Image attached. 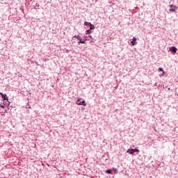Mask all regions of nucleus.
I'll list each match as a JSON object with an SVG mask.
<instances>
[{
  "label": "nucleus",
  "mask_w": 178,
  "mask_h": 178,
  "mask_svg": "<svg viewBox=\"0 0 178 178\" xmlns=\"http://www.w3.org/2000/svg\"><path fill=\"white\" fill-rule=\"evenodd\" d=\"M80 101H81V99H78L76 100L77 105H83V106H86L87 105V104L86 103V101H84V100H83L81 102H80Z\"/></svg>",
  "instance_id": "1"
},
{
  "label": "nucleus",
  "mask_w": 178,
  "mask_h": 178,
  "mask_svg": "<svg viewBox=\"0 0 178 178\" xmlns=\"http://www.w3.org/2000/svg\"><path fill=\"white\" fill-rule=\"evenodd\" d=\"M178 8L177 6H175V5H170V12H176V10H177Z\"/></svg>",
  "instance_id": "2"
},
{
  "label": "nucleus",
  "mask_w": 178,
  "mask_h": 178,
  "mask_svg": "<svg viewBox=\"0 0 178 178\" xmlns=\"http://www.w3.org/2000/svg\"><path fill=\"white\" fill-rule=\"evenodd\" d=\"M0 95H1L3 101H8L9 98L8 97V95H6V94L0 92Z\"/></svg>",
  "instance_id": "3"
},
{
  "label": "nucleus",
  "mask_w": 178,
  "mask_h": 178,
  "mask_svg": "<svg viewBox=\"0 0 178 178\" xmlns=\"http://www.w3.org/2000/svg\"><path fill=\"white\" fill-rule=\"evenodd\" d=\"M170 52H172V54H176V52H177V48H176L175 47H173V46H172V47H170Z\"/></svg>",
  "instance_id": "4"
},
{
  "label": "nucleus",
  "mask_w": 178,
  "mask_h": 178,
  "mask_svg": "<svg viewBox=\"0 0 178 178\" xmlns=\"http://www.w3.org/2000/svg\"><path fill=\"white\" fill-rule=\"evenodd\" d=\"M136 41H137V38L136 37H134L132 38V41L131 42V45H137V42Z\"/></svg>",
  "instance_id": "5"
},
{
  "label": "nucleus",
  "mask_w": 178,
  "mask_h": 178,
  "mask_svg": "<svg viewBox=\"0 0 178 178\" xmlns=\"http://www.w3.org/2000/svg\"><path fill=\"white\" fill-rule=\"evenodd\" d=\"M78 44H86V40H83V38H81V39H79V42H78Z\"/></svg>",
  "instance_id": "6"
},
{
  "label": "nucleus",
  "mask_w": 178,
  "mask_h": 178,
  "mask_svg": "<svg viewBox=\"0 0 178 178\" xmlns=\"http://www.w3.org/2000/svg\"><path fill=\"white\" fill-rule=\"evenodd\" d=\"M90 26V30H94L95 29V26H94V24H89Z\"/></svg>",
  "instance_id": "7"
},
{
  "label": "nucleus",
  "mask_w": 178,
  "mask_h": 178,
  "mask_svg": "<svg viewBox=\"0 0 178 178\" xmlns=\"http://www.w3.org/2000/svg\"><path fill=\"white\" fill-rule=\"evenodd\" d=\"M73 38H76V40H81V36H79V35H75L74 36H73Z\"/></svg>",
  "instance_id": "8"
},
{
  "label": "nucleus",
  "mask_w": 178,
  "mask_h": 178,
  "mask_svg": "<svg viewBox=\"0 0 178 178\" xmlns=\"http://www.w3.org/2000/svg\"><path fill=\"white\" fill-rule=\"evenodd\" d=\"M106 173H107L108 175H111L112 174V170H107L106 171Z\"/></svg>",
  "instance_id": "9"
},
{
  "label": "nucleus",
  "mask_w": 178,
  "mask_h": 178,
  "mask_svg": "<svg viewBox=\"0 0 178 178\" xmlns=\"http://www.w3.org/2000/svg\"><path fill=\"white\" fill-rule=\"evenodd\" d=\"M0 108H2L3 109V108H5V102L0 104Z\"/></svg>",
  "instance_id": "10"
},
{
  "label": "nucleus",
  "mask_w": 178,
  "mask_h": 178,
  "mask_svg": "<svg viewBox=\"0 0 178 178\" xmlns=\"http://www.w3.org/2000/svg\"><path fill=\"white\" fill-rule=\"evenodd\" d=\"M90 24H91V22H84V26H90Z\"/></svg>",
  "instance_id": "11"
},
{
  "label": "nucleus",
  "mask_w": 178,
  "mask_h": 178,
  "mask_svg": "<svg viewBox=\"0 0 178 178\" xmlns=\"http://www.w3.org/2000/svg\"><path fill=\"white\" fill-rule=\"evenodd\" d=\"M91 30L88 29L86 31V34H91Z\"/></svg>",
  "instance_id": "12"
},
{
  "label": "nucleus",
  "mask_w": 178,
  "mask_h": 178,
  "mask_svg": "<svg viewBox=\"0 0 178 178\" xmlns=\"http://www.w3.org/2000/svg\"><path fill=\"white\" fill-rule=\"evenodd\" d=\"M130 155H133L134 154V149H131V152H129Z\"/></svg>",
  "instance_id": "13"
},
{
  "label": "nucleus",
  "mask_w": 178,
  "mask_h": 178,
  "mask_svg": "<svg viewBox=\"0 0 178 178\" xmlns=\"http://www.w3.org/2000/svg\"><path fill=\"white\" fill-rule=\"evenodd\" d=\"M134 152H140V150L138 149H134Z\"/></svg>",
  "instance_id": "14"
},
{
  "label": "nucleus",
  "mask_w": 178,
  "mask_h": 178,
  "mask_svg": "<svg viewBox=\"0 0 178 178\" xmlns=\"http://www.w3.org/2000/svg\"><path fill=\"white\" fill-rule=\"evenodd\" d=\"M159 72H165V71H163V68H162V67H159Z\"/></svg>",
  "instance_id": "15"
},
{
  "label": "nucleus",
  "mask_w": 178,
  "mask_h": 178,
  "mask_svg": "<svg viewBox=\"0 0 178 178\" xmlns=\"http://www.w3.org/2000/svg\"><path fill=\"white\" fill-rule=\"evenodd\" d=\"M165 76V72H163L161 74H160V77H163Z\"/></svg>",
  "instance_id": "16"
},
{
  "label": "nucleus",
  "mask_w": 178,
  "mask_h": 178,
  "mask_svg": "<svg viewBox=\"0 0 178 178\" xmlns=\"http://www.w3.org/2000/svg\"><path fill=\"white\" fill-rule=\"evenodd\" d=\"M131 150V149H129L127 151V154H130Z\"/></svg>",
  "instance_id": "17"
},
{
  "label": "nucleus",
  "mask_w": 178,
  "mask_h": 178,
  "mask_svg": "<svg viewBox=\"0 0 178 178\" xmlns=\"http://www.w3.org/2000/svg\"><path fill=\"white\" fill-rule=\"evenodd\" d=\"M113 170L114 172H118V169H117V168H113Z\"/></svg>",
  "instance_id": "18"
},
{
  "label": "nucleus",
  "mask_w": 178,
  "mask_h": 178,
  "mask_svg": "<svg viewBox=\"0 0 178 178\" xmlns=\"http://www.w3.org/2000/svg\"><path fill=\"white\" fill-rule=\"evenodd\" d=\"M26 108H31L29 104L26 105Z\"/></svg>",
  "instance_id": "19"
},
{
  "label": "nucleus",
  "mask_w": 178,
  "mask_h": 178,
  "mask_svg": "<svg viewBox=\"0 0 178 178\" xmlns=\"http://www.w3.org/2000/svg\"><path fill=\"white\" fill-rule=\"evenodd\" d=\"M22 75L21 74V75L19 76V77H22Z\"/></svg>",
  "instance_id": "20"
},
{
  "label": "nucleus",
  "mask_w": 178,
  "mask_h": 178,
  "mask_svg": "<svg viewBox=\"0 0 178 178\" xmlns=\"http://www.w3.org/2000/svg\"><path fill=\"white\" fill-rule=\"evenodd\" d=\"M177 97H178V94H177Z\"/></svg>",
  "instance_id": "21"
}]
</instances>
